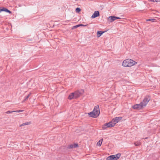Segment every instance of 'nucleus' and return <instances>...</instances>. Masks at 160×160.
<instances>
[{
  "mask_svg": "<svg viewBox=\"0 0 160 160\" xmlns=\"http://www.w3.org/2000/svg\"><path fill=\"white\" fill-rule=\"evenodd\" d=\"M68 148L69 149H71V148H73L74 147H73V144H71L70 145H69L68 146Z\"/></svg>",
  "mask_w": 160,
  "mask_h": 160,
  "instance_id": "f3484780",
  "label": "nucleus"
},
{
  "mask_svg": "<svg viewBox=\"0 0 160 160\" xmlns=\"http://www.w3.org/2000/svg\"><path fill=\"white\" fill-rule=\"evenodd\" d=\"M147 138H145V139H147Z\"/></svg>",
  "mask_w": 160,
  "mask_h": 160,
  "instance_id": "c756f323",
  "label": "nucleus"
},
{
  "mask_svg": "<svg viewBox=\"0 0 160 160\" xmlns=\"http://www.w3.org/2000/svg\"><path fill=\"white\" fill-rule=\"evenodd\" d=\"M81 11V9L79 8H77L76 9V11L77 12H79Z\"/></svg>",
  "mask_w": 160,
  "mask_h": 160,
  "instance_id": "aec40b11",
  "label": "nucleus"
},
{
  "mask_svg": "<svg viewBox=\"0 0 160 160\" xmlns=\"http://www.w3.org/2000/svg\"><path fill=\"white\" fill-rule=\"evenodd\" d=\"M79 27V24L73 26L72 28V29H73Z\"/></svg>",
  "mask_w": 160,
  "mask_h": 160,
  "instance_id": "a211bd4d",
  "label": "nucleus"
},
{
  "mask_svg": "<svg viewBox=\"0 0 160 160\" xmlns=\"http://www.w3.org/2000/svg\"><path fill=\"white\" fill-rule=\"evenodd\" d=\"M135 62L132 59H127L123 61L122 65L125 67H131L135 65Z\"/></svg>",
  "mask_w": 160,
  "mask_h": 160,
  "instance_id": "f03ea898",
  "label": "nucleus"
},
{
  "mask_svg": "<svg viewBox=\"0 0 160 160\" xmlns=\"http://www.w3.org/2000/svg\"><path fill=\"white\" fill-rule=\"evenodd\" d=\"M151 98L150 97L148 96H146L143 99L141 103L142 105L144 107H145L147 104H148V102L150 100Z\"/></svg>",
  "mask_w": 160,
  "mask_h": 160,
  "instance_id": "20e7f679",
  "label": "nucleus"
},
{
  "mask_svg": "<svg viewBox=\"0 0 160 160\" xmlns=\"http://www.w3.org/2000/svg\"><path fill=\"white\" fill-rule=\"evenodd\" d=\"M6 12H8L10 14H11L12 13L11 12V11H10V10H8V9H7V10H6Z\"/></svg>",
  "mask_w": 160,
  "mask_h": 160,
  "instance_id": "5701e85b",
  "label": "nucleus"
},
{
  "mask_svg": "<svg viewBox=\"0 0 160 160\" xmlns=\"http://www.w3.org/2000/svg\"><path fill=\"white\" fill-rule=\"evenodd\" d=\"M22 111H23L22 110H17V111H15V112H22Z\"/></svg>",
  "mask_w": 160,
  "mask_h": 160,
  "instance_id": "393cba45",
  "label": "nucleus"
},
{
  "mask_svg": "<svg viewBox=\"0 0 160 160\" xmlns=\"http://www.w3.org/2000/svg\"><path fill=\"white\" fill-rule=\"evenodd\" d=\"M15 111H8L7 112H6V113H10L13 112H15Z\"/></svg>",
  "mask_w": 160,
  "mask_h": 160,
  "instance_id": "6ab92c4d",
  "label": "nucleus"
},
{
  "mask_svg": "<svg viewBox=\"0 0 160 160\" xmlns=\"http://www.w3.org/2000/svg\"><path fill=\"white\" fill-rule=\"evenodd\" d=\"M120 18L119 17H116V20L117 19H120Z\"/></svg>",
  "mask_w": 160,
  "mask_h": 160,
  "instance_id": "cd10ccee",
  "label": "nucleus"
},
{
  "mask_svg": "<svg viewBox=\"0 0 160 160\" xmlns=\"http://www.w3.org/2000/svg\"><path fill=\"white\" fill-rule=\"evenodd\" d=\"M141 142L140 141H137L134 143V144L135 146H138L141 145Z\"/></svg>",
  "mask_w": 160,
  "mask_h": 160,
  "instance_id": "4468645a",
  "label": "nucleus"
},
{
  "mask_svg": "<svg viewBox=\"0 0 160 160\" xmlns=\"http://www.w3.org/2000/svg\"><path fill=\"white\" fill-rule=\"evenodd\" d=\"M79 27L80 26H83V27H85L87 26V25H84L82 24H79Z\"/></svg>",
  "mask_w": 160,
  "mask_h": 160,
  "instance_id": "a878e982",
  "label": "nucleus"
},
{
  "mask_svg": "<svg viewBox=\"0 0 160 160\" xmlns=\"http://www.w3.org/2000/svg\"><path fill=\"white\" fill-rule=\"evenodd\" d=\"M150 1L153 2H158V0H150Z\"/></svg>",
  "mask_w": 160,
  "mask_h": 160,
  "instance_id": "bb28decb",
  "label": "nucleus"
},
{
  "mask_svg": "<svg viewBox=\"0 0 160 160\" xmlns=\"http://www.w3.org/2000/svg\"><path fill=\"white\" fill-rule=\"evenodd\" d=\"M99 16V11H96L93 13L92 16H91V18H95Z\"/></svg>",
  "mask_w": 160,
  "mask_h": 160,
  "instance_id": "1a4fd4ad",
  "label": "nucleus"
},
{
  "mask_svg": "<svg viewBox=\"0 0 160 160\" xmlns=\"http://www.w3.org/2000/svg\"><path fill=\"white\" fill-rule=\"evenodd\" d=\"M99 114V108L98 105L94 107L92 111L88 113V114L90 117L94 118L98 116Z\"/></svg>",
  "mask_w": 160,
  "mask_h": 160,
  "instance_id": "f257e3e1",
  "label": "nucleus"
},
{
  "mask_svg": "<svg viewBox=\"0 0 160 160\" xmlns=\"http://www.w3.org/2000/svg\"><path fill=\"white\" fill-rule=\"evenodd\" d=\"M2 11V8H0V12Z\"/></svg>",
  "mask_w": 160,
  "mask_h": 160,
  "instance_id": "c85d7f7f",
  "label": "nucleus"
},
{
  "mask_svg": "<svg viewBox=\"0 0 160 160\" xmlns=\"http://www.w3.org/2000/svg\"><path fill=\"white\" fill-rule=\"evenodd\" d=\"M31 123L30 122H26L25 123H23L22 124L20 125V127H21L22 126H24L26 125H29L31 124Z\"/></svg>",
  "mask_w": 160,
  "mask_h": 160,
  "instance_id": "f8f14e48",
  "label": "nucleus"
},
{
  "mask_svg": "<svg viewBox=\"0 0 160 160\" xmlns=\"http://www.w3.org/2000/svg\"><path fill=\"white\" fill-rule=\"evenodd\" d=\"M68 98L71 100L73 98H75L73 92L71 93L68 96Z\"/></svg>",
  "mask_w": 160,
  "mask_h": 160,
  "instance_id": "9b49d317",
  "label": "nucleus"
},
{
  "mask_svg": "<svg viewBox=\"0 0 160 160\" xmlns=\"http://www.w3.org/2000/svg\"><path fill=\"white\" fill-rule=\"evenodd\" d=\"M132 108L134 109H141L144 108L140 102V104H136L132 106Z\"/></svg>",
  "mask_w": 160,
  "mask_h": 160,
  "instance_id": "423d86ee",
  "label": "nucleus"
},
{
  "mask_svg": "<svg viewBox=\"0 0 160 160\" xmlns=\"http://www.w3.org/2000/svg\"><path fill=\"white\" fill-rule=\"evenodd\" d=\"M7 9L5 8H2V11H5L6 12V10H7Z\"/></svg>",
  "mask_w": 160,
  "mask_h": 160,
  "instance_id": "b1692460",
  "label": "nucleus"
},
{
  "mask_svg": "<svg viewBox=\"0 0 160 160\" xmlns=\"http://www.w3.org/2000/svg\"><path fill=\"white\" fill-rule=\"evenodd\" d=\"M122 119V117H116L112 120V122H113V123L115 125V124L119 122Z\"/></svg>",
  "mask_w": 160,
  "mask_h": 160,
  "instance_id": "6e6552de",
  "label": "nucleus"
},
{
  "mask_svg": "<svg viewBox=\"0 0 160 160\" xmlns=\"http://www.w3.org/2000/svg\"><path fill=\"white\" fill-rule=\"evenodd\" d=\"M108 21L110 22H112L116 20L115 16H109L108 18Z\"/></svg>",
  "mask_w": 160,
  "mask_h": 160,
  "instance_id": "9d476101",
  "label": "nucleus"
},
{
  "mask_svg": "<svg viewBox=\"0 0 160 160\" xmlns=\"http://www.w3.org/2000/svg\"><path fill=\"white\" fill-rule=\"evenodd\" d=\"M115 125L113 123V122H112V121L108 123H105L104 124V126L106 127V128H109V127H112L114 126ZM106 127H102V128L103 129H104Z\"/></svg>",
  "mask_w": 160,
  "mask_h": 160,
  "instance_id": "0eeeda50",
  "label": "nucleus"
},
{
  "mask_svg": "<svg viewBox=\"0 0 160 160\" xmlns=\"http://www.w3.org/2000/svg\"><path fill=\"white\" fill-rule=\"evenodd\" d=\"M104 32H102L100 31H98L97 32V34L98 35H99V36L98 37L100 36Z\"/></svg>",
  "mask_w": 160,
  "mask_h": 160,
  "instance_id": "2eb2a0df",
  "label": "nucleus"
},
{
  "mask_svg": "<svg viewBox=\"0 0 160 160\" xmlns=\"http://www.w3.org/2000/svg\"><path fill=\"white\" fill-rule=\"evenodd\" d=\"M83 90H81L80 91H77L73 92L75 98H77L80 97L81 95L83 92Z\"/></svg>",
  "mask_w": 160,
  "mask_h": 160,
  "instance_id": "39448f33",
  "label": "nucleus"
},
{
  "mask_svg": "<svg viewBox=\"0 0 160 160\" xmlns=\"http://www.w3.org/2000/svg\"><path fill=\"white\" fill-rule=\"evenodd\" d=\"M121 154L118 153L114 155H110L108 157L107 160H118L121 156Z\"/></svg>",
  "mask_w": 160,
  "mask_h": 160,
  "instance_id": "7ed1b4c3",
  "label": "nucleus"
},
{
  "mask_svg": "<svg viewBox=\"0 0 160 160\" xmlns=\"http://www.w3.org/2000/svg\"><path fill=\"white\" fill-rule=\"evenodd\" d=\"M155 20V19H148L147 20V21H152V22H154Z\"/></svg>",
  "mask_w": 160,
  "mask_h": 160,
  "instance_id": "412c9836",
  "label": "nucleus"
},
{
  "mask_svg": "<svg viewBox=\"0 0 160 160\" xmlns=\"http://www.w3.org/2000/svg\"><path fill=\"white\" fill-rule=\"evenodd\" d=\"M103 139L100 140L97 143V145L99 146H100L102 144Z\"/></svg>",
  "mask_w": 160,
  "mask_h": 160,
  "instance_id": "ddd939ff",
  "label": "nucleus"
},
{
  "mask_svg": "<svg viewBox=\"0 0 160 160\" xmlns=\"http://www.w3.org/2000/svg\"><path fill=\"white\" fill-rule=\"evenodd\" d=\"M73 146L74 148H76L78 146V144H73Z\"/></svg>",
  "mask_w": 160,
  "mask_h": 160,
  "instance_id": "4be33fe9",
  "label": "nucleus"
},
{
  "mask_svg": "<svg viewBox=\"0 0 160 160\" xmlns=\"http://www.w3.org/2000/svg\"><path fill=\"white\" fill-rule=\"evenodd\" d=\"M31 94H29L27 96L25 97V99L23 100V102H24L25 101L27 100L29 97H30Z\"/></svg>",
  "mask_w": 160,
  "mask_h": 160,
  "instance_id": "dca6fc26",
  "label": "nucleus"
}]
</instances>
